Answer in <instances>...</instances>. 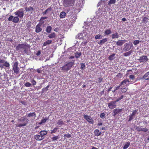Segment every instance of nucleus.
<instances>
[{
  "instance_id": "57",
  "label": "nucleus",
  "mask_w": 149,
  "mask_h": 149,
  "mask_svg": "<svg viewBox=\"0 0 149 149\" xmlns=\"http://www.w3.org/2000/svg\"><path fill=\"white\" fill-rule=\"evenodd\" d=\"M13 16H11L8 18V20L9 21H12L13 19Z\"/></svg>"
},
{
  "instance_id": "25",
  "label": "nucleus",
  "mask_w": 149,
  "mask_h": 149,
  "mask_svg": "<svg viewBox=\"0 0 149 149\" xmlns=\"http://www.w3.org/2000/svg\"><path fill=\"white\" fill-rule=\"evenodd\" d=\"M47 133V131L44 130L40 131L39 132V134L41 136H43L46 135Z\"/></svg>"
},
{
  "instance_id": "23",
  "label": "nucleus",
  "mask_w": 149,
  "mask_h": 149,
  "mask_svg": "<svg viewBox=\"0 0 149 149\" xmlns=\"http://www.w3.org/2000/svg\"><path fill=\"white\" fill-rule=\"evenodd\" d=\"M66 16V13L64 11H62L60 15V18H64Z\"/></svg>"
},
{
  "instance_id": "10",
  "label": "nucleus",
  "mask_w": 149,
  "mask_h": 149,
  "mask_svg": "<svg viewBox=\"0 0 149 149\" xmlns=\"http://www.w3.org/2000/svg\"><path fill=\"white\" fill-rule=\"evenodd\" d=\"M84 118L90 124H93L94 123V120L91 117L89 116L86 115H84Z\"/></svg>"
},
{
  "instance_id": "47",
  "label": "nucleus",
  "mask_w": 149,
  "mask_h": 149,
  "mask_svg": "<svg viewBox=\"0 0 149 149\" xmlns=\"http://www.w3.org/2000/svg\"><path fill=\"white\" fill-rule=\"evenodd\" d=\"M24 85L26 87H29L31 86V84L29 82H27Z\"/></svg>"
},
{
  "instance_id": "33",
  "label": "nucleus",
  "mask_w": 149,
  "mask_h": 149,
  "mask_svg": "<svg viewBox=\"0 0 149 149\" xmlns=\"http://www.w3.org/2000/svg\"><path fill=\"white\" fill-rule=\"evenodd\" d=\"M104 33L106 35H109L111 33V30L110 29H106L105 30Z\"/></svg>"
},
{
  "instance_id": "38",
  "label": "nucleus",
  "mask_w": 149,
  "mask_h": 149,
  "mask_svg": "<svg viewBox=\"0 0 149 149\" xmlns=\"http://www.w3.org/2000/svg\"><path fill=\"white\" fill-rule=\"evenodd\" d=\"M81 55V52H77L75 53V57L76 58H79Z\"/></svg>"
},
{
  "instance_id": "6",
  "label": "nucleus",
  "mask_w": 149,
  "mask_h": 149,
  "mask_svg": "<svg viewBox=\"0 0 149 149\" xmlns=\"http://www.w3.org/2000/svg\"><path fill=\"white\" fill-rule=\"evenodd\" d=\"M134 83V82H132V81H130L129 79H126L122 81L120 83V86L125 85L126 86H128L130 84H132Z\"/></svg>"
},
{
  "instance_id": "5",
  "label": "nucleus",
  "mask_w": 149,
  "mask_h": 149,
  "mask_svg": "<svg viewBox=\"0 0 149 149\" xmlns=\"http://www.w3.org/2000/svg\"><path fill=\"white\" fill-rule=\"evenodd\" d=\"M74 0H64L63 4L65 7H68L73 6L74 3Z\"/></svg>"
},
{
  "instance_id": "15",
  "label": "nucleus",
  "mask_w": 149,
  "mask_h": 149,
  "mask_svg": "<svg viewBox=\"0 0 149 149\" xmlns=\"http://www.w3.org/2000/svg\"><path fill=\"white\" fill-rule=\"evenodd\" d=\"M41 25L39 23L36 26L35 32L37 33H39L42 30V29L40 27Z\"/></svg>"
},
{
  "instance_id": "11",
  "label": "nucleus",
  "mask_w": 149,
  "mask_h": 149,
  "mask_svg": "<svg viewBox=\"0 0 149 149\" xmlns=\"http://www.w3.org/2000/svg\"><path fill=\"white\" fill-rule=\"evenodd\" d=\"M148 60V58L146 56H140L139 59V61L140 63L146 62Z\"/></svg>"
},
{
  "instance_id": "27",
  "label": "nucleus",
  "mask_w": 149,
  "mask_h": 149,
  "mask_svg": "<svg viewBox=\"0 0 149 149\" xmlns=\"http://www.w3.org/2000/svg\"><path fill=\"white\" fill-rule=\"evenodd\" d=\"M52 30V27L50 26H47L46 29V31L48 33H50Z\"/></svg>"
},
{
  "instance_id": "55",
  "label": "nucleus",
  "mask_w": 149,
  "mask_h": 149,
  "mask_svg": "<svg viewBox=\"0 0 149 149\" xmlns=\"http://www.w3.org/2000/svg\"><path fill=\"white\" fill-rule=\"evenodd\" d=\"M64 136L68 138H69L71 137V136L69 133L67 134L64 135Z\"/></svg>"
},
{
  "instance_id": "64",
  "label": "nucleus",
  "mask_w": 149,
  "mask_h": 149,
  "mask_svg": "<svg viewBox=\"0 0 149 149\" xmlns=\"http://www.w3.org/2000/svg\"><path fill=\"white\" fill-rule=\"evenodd\" d=\"M47 13V10H46L45 11H44L43 13H42V14H43V15H45V14H46V13Z\"/></svg>"
},
{
  "instance_id": "21",
  "label": "nucleus",
  "mask_w": 149,
  "mask_h": 149,
  "mask_svg": "<svg viewBox=\"0 0 149 149\" xmlns=\"http://www.w3.org/2000/svg\"><path fill=\"white\" fill-rule=\"evenodd\" d=\"M48 120V118L47 117H46L45 118H43L41 120L40 122L38 123V124L41 125L43 123H45L47 120Z\"/></svg>"
},
{
  "instance_id": "54",
  "label": "nucleus",
  "mask_w": 149,
  "mask_h": 149,
  "mask_svg": "<svg viewBox=\"0 0 149 149\" xmlns=\"http://www.w3.org/2000/svg\"><path fill=\"white\" fill-rule=\"evenodd\" d=\"M100 117L102 118H104L105 117V114L104 113H101L100 115Z\"/></svg>"
},
{
  "instance_id": "48",
  "label": "nucleus",
  "mask_w": 149,
  "mask_h": 149,
  "mask_svg": "<svg viewBox=\"0 0 149 149\" xmlns=\"http://www.w3.org/2000/svg\"><path fill=\"white\" fill-rule=\"evenodd\" d=\"M133 116H134L133 115H132L131 114L130 115V116H129V118L128 120V121H131L133 119Z\"/></svg>"
},
{
  "instance_id": "46",
  "label": "nucleus",
  "mask_w": 149,
  "mask_h": 149,
  "mask_svg": "<svg viewBox=\"0 0 149 149\" xmlns=\"http://www.w3.org/2000/svg\"><path fill=\"white\" fill-rule=\"evenodd\" d=\"M103 79V78L101 77H99V78H98L97 82L99 84L101 83Z\"/></svg>"
},
{
  "instance_id": "42",
  "label": "nucleus",
  "mask_w": 149,
  "mask_h": 149,
  "mask_svg": "<svg viewBox=\"0 0 149 149\" xmlns=\"http://www.w3.org/2000/svg\"><path fill=\"white\" fill-rule=\"evenodd\" d=\"M77 38L79 39H83L84 38V37L83 36L81 33H79L78 35Z\"/></svg>"
},
{
  "instance_id": "45",
  "label": "nucleus",
  "mask_w": 149,
  "mask_h": 149,
  "mask_svg": "<svg viewBox=\"0 0 149 149\" xmlns=\"http://www.w3.org/2000/svg\"><path fill=\"white\" fill-rule=\"evenodd\" d=\"M81 68L82 70H83L84 69L85 67V65L84 63H81Z\"/></svg>"
},
{
  "instance_id": "18",
  "label": "nucleus",
  "mask_w": 149,
  "mask_h": 149,
  "mask_svg": "<svg viewBox=\"0 0 149 149\" xmlns=\"http://www.w3.org/2000/svg\"><path fill=\"white\" fill-rule=\"evenodd\" d=\"M130 49V47L129 44L126 43L124 45V47L123 48V50L125 51H126L129 50Z\"/></svg>"
},
{
  "instance_id": "44",
  "label": "nucleus",
  "mask_w": 149,
  "mask_h": 149,
  "mask_svg": "<svg viewBox=\"0 0 149 149\" xmlns=\"http://www.w3.org/2000/svg\"><path fill=\"white\" fill-rule=\"evenodd\" d=\"M58 139H59L58 136H55L53 137L52 138V139L53 141H54L57 140Z\"/></svg>"
},
{
  "instance_id": "8",
  "label": "nucleus",
  "mask_w": 149,
  "mask_h": 149,
  "mask_svg": "<svg viewBox=\"0 0 149 149\" xmlns=\"http://www.w3.org/2000/svg\"><path fill=\"white\" fill-rule=\"evenodd\" d=\"M12 67L14 72L16 74L18 73L19 70L17 61L15 62L13 65H12Z\"/></svg>"
},
{
  "instance_id": "39",
  "label": "nucleus",
  "mask_w": 149,
  "mask_h": 149,
  "mask_svg": "<svg viewBox=\"0 0 149 149\" xmlns=\"http://www.w3.org/2000/svg\"><path fill=\"white\" fill-rule=\"evenodd\" d=\"M58 128L56 127H55L53 130H52L50 133L52 134L53 133H55L57 131Z\"/></svg>"
},
{
  "instance_id": "7",
  "label": "nucleus",
  "mask_w": 149,
  "mask_h": 149,
  "mask_svg": "<svg viewBox=\"0 0 149 149\" xmlns=\"http://www.w3.org/2000/svg\"><path fill=\"white\" fill-rule=\"evenodd\" d=\"M23 8H21L18 10L15 13V15H17L20 18H22L24 16V13L23 11Z\"/></svg>"
},
{
  "instance_id": "63",
  "label": "nucleus",
  "mask_w": 149,
  "mask_h": 149,
  "mask_svg": "<svg viewBox=\"0 0 149 149\" xmlns=\"http://www.w3.org/2000/svg\"><path fill=\"white\" fill-rule=\"evenodd\" d=\"M112 87H110L108 89L107 91L108 92H110L111 91V89H112Z\"/></svg>"
},
{
  "instance_id": "32",
  "label": "nucleus",
  "mask_w": 149,
  "mask_h": 149,
  "mask_svg": "<svg viewBox=\"0 0 149 149\" xmlns=\"http://www.w3.org/2000/svg\"><path fill=\"white\" fill-rule=\"evenodd\" d=\"M148 18L146 17H144L142 20V22L146 24L148 22Z\"/></svg>"
},
{
  "instance_id": "24",
  "label": "nucleus",
  "mask_w": 149,
  "mask_h": 149,
  "mask_svg": "<svg viewBox=\"0 0 149 149\" xmlns=\"http://www.w3.org/2000/svg\"><path fill=\"white\" fill-rule=\"evenodd\" d=\"M119 37V35L117 32L113 34L112 35L111 38L112 39L118 38Z\"/></svg>"
},
{
  "instance_id": "53",
  "label": "nucleus",
  "mask_w": 149,
  "mask_h": 149,
  "mask_svg": "<svg viewBox=\"0 0 149 149\" xmlns=\"http://www.w3.org/2000/svg\"><path fill=\"white\" fill-rule=\"evenodd\" d=\"M31 81L32 83V85H36V81L33 79H32Z\"/></svg>"
},
{
  "instance_id": "4",
  "label": "nucleus",
  "mask_w": 149,
  "mask_h": 149,
  "mask_svg": "<svg viewBox=\"0 0 149 149\" xmlns=\"http://www.w3.org/2000/svg\"><path fill=\"white\" fill-rule=\"evenodd\" d=\"M9 63L7 61H5L3 59H0V68L2 69L4 67L8 68L10 67Z\"/></svg>"
},
{
  "instance_id": "37",
  "label": "nucleus",
  "mask_w": 149,
  "mask_h": 149,
  "mask_svg": "<svg viewBox=\"0 0 149 149\" xmlns=\"http://www.w3.org/2000/svg\"><path fill=\"white\" fill-rule=\"evenodd\" d=\"M132 52L131 50L124 53V55L125 56H127L131 54Z\"/></svg>"
},
{
  "instance_id": "12",
  "label": "nucleus",
  "mask_w": 149,
  "mask_h": 149,
  "mask_svg": "<svg viewBox=\"0 0 149 149\" xmlns=\"http://www.w3.org/2000/svg\"><path fill=\"white\" fill-rule=\"evenodd\" d=\"M123 110L122 109H115L113 111V116H115L121 112Z\"/></svg>"
},
{
  "instance_id": "49",
  "label": "nucleus",
  "mask_w": 149,
  "mask_h": 149,
  "mask_svg": "<svg viewBox=\"0 0 149 149\" xmlns=\"http://www.w3.org/2000/svg\"><path fill=\"white\" fill-rule=\"evenodd\" d=\"M139 40H136L134 41L133 43L135 45H136L137 44H139Z\"/></svg>"
},
{
  "instance_id": "30",
  "label": "nucleus",
  "mask_w": 149,
  "mask_h": 149,
  "mask_svg": "<svg viewBox=\"0 0 149 149\" xmlns=\"http://www.w3.org/2000/svg\"><path fill=\"white\" fill-rule=\"evenodd\" d=\"M129 78L130 79V81H132V82H134L133 81L135 79V77L134 75L131 74L129 76ZM136 81H134V82Z\"/></svg>"
},
{
  "instance_id": "43",
  "label": "nucleus",
  "mask_w": 149,
  "mask_h": 149,
  "mask_svg": "<svg viewBox=\"0 0 149 149\" xmlns=\"http://www.w3.org/2000/svg\"><path fill=\"white\" fill-rule=\"evenodd\" d=\"M102 38V36L100 34H97L96 35L95 37V38L96 39H101Z\"/></svg>"
},
{
  "instance_id": "2",
  "label": "nucleus",
  "mask_w": 149,
  "mask_h": 149,
  "mask_svg": "<svg viewBox=\"0 0 149 149\" xmlns=\"http://www.w3.org/2000/svg\"><path fill=\"white\" fill-rule=\"evenodd\" d=\"M18 120L20 122H24L23 123L18 124L17 126L18 127H21L26 126L29 121V120L26 119L24 116L21 117L20 119H18Z\"/></svg>"
},
{
  "instance_id": "13",
  "label": "nucleus",
  "mask_w": 149,
  "mask_h": 149,
  "mask_svg": "<svg viewBox=\"0 0 149 149\" xmlns=\"http://www.w3.org/2000/svg\"><path fill=\"white\" fill-rule=\"evenodd\" d=\"M136 129L137 130V131L139 132L143 131L144 132H147L148 129L146 128H141V126H139L136 127Z\"/></svg>"
},
{
  "instance_id": "50",
  "label": "nucleus",
  "mask_w": 149,
  "mask_h": 149,
  "mask_svg": "<svg viewBox=\"0 0 149 149\" xmlns=\"http://www.w3.org/2000/svg\"><path fill=\"white\" fill-rule=\"evenodd\" d=\"M138 110H134L132 112V113L131 114L132 115L134 116L135 115L137 111Z\"/></svg>"
},
{
  "instance_id": "62",
  "label": "nucleus",
  "mask_w": 149,
  "mask_h": 149,
  "mask_svg": "<svg viewBox=\"0 0 149 149\" xmlns=\"http://www.w3.org/2000/svg\"><path fill=\"white\" fill-rule=\"evenodd\" d=\"M49 87V85L47 86L45 88V90L46 91H47L48 90Z\"/></svg>"
},
{
  "instance_id": "20",
  "label": "nucleus",
  "mask_w": 149,
  "mask_h": 149,
  "mask_svg": "<svg viewBox=\"0 0 149 149\" xmlns=\"http://www.w3.org/2000/svg\"><path fill=\"white\" fill-rule=\"evenodd\" d=\"M107 41V38H104L102 40H100L99 42H98V43L100 45H102L103 44L105 43Z\"/></svg>"
},
{
  "instance_id": "36",
  "label": "nucleus",
  "mask_w": 149,
  "mask_h": 149,
  "mask_svg": "<svg viewBox=\"0 0 149 149\" xmlns=\"http://www.w3.org/2000/svg\"><path fill=\"white\" fill-rule=\"evenodd\" d=\"M116 2V0H110L108 2V4L110 5L111 4H114Z\"/></svg>"
},
{
  "instance_id": "60",
  "label": "nucleus",
  "mask_w": 149,
  "mask_h": 149,
  "mask_svg": "<svg viewBox=\"0 0 149 149\" xmlns=\"http://www.w3.org/2000/svg\"><path fill=\"white\" fill-rule=\"evenodd\" d=\"M41 54V52L40 51H38V52L36 54L37 56H38L40 55Z\"/></svg>"
},
{
  "instance_id": "41",
  "label": "nucleus",
  "mask_w": 149,
  "mask_h": 149,
  "mask_svg": "<svg viewBox=\"0 0 149 149\" xmlns=\"http://www.w3.org/2000/svg\"><path fill=\"white\" fill-rule=\"evenodd\" d=\"M57 123L58 125H61L63 124V123L61 120L60 119L58 120Z\"/></svg>"
},
{
  "instance_id": "61",
  "label": "nucleus",
  "mask_w": 149,
  "mask_h": 149,
  "mask_svg": "<svg viewBox=\"0 0 149 149\" xmlns=\"http://www.w3.org/2000/svg\"><path fill=\"white\" fill-rule=\"evenodd\" d=\"M103 123L102 122H99L97 124V125L99 126L102 125Z\"/></svg>"
},
{
  "instance_id": "29",
  "label": "nucleus",
  "mask_w": 149,
  "mask_h": 149,
  "mask_svg": "<svg viewBox=\"0 0 149 149\" xmlns=\"http://www.w3.org/2000/svg\"><path fill=\"white\" fill-rule=\"evenodd\" d=\"M25 10L26 11L29 12V11L33 10H34V8L33 7L30 6L29 7L26 8H25Z\"/></svg>"
},
{
  "instance_id": "40",
  "label": "nucleus",
  "mask_w": 149,
  "mask_h": 149,
  "mask_svg": "<svg viewBox=\"0 0 149 149\" xmlns=\"http://www.w3.org/2000/svg\"><path fill=\"white\" fill-rule=\"evenodd\" d=\"M124 96L123 95H122L120 96V97L119 98H118V99H117L115 101L116 102H118L119 101H120V100H121L122 99Z\"/></svg>"
},
{
  "instance_id": "59",
  "label": "nucleus",
  "mask_w": 149,
  "mask_h": 149,
  "mask_svg": "<svg viewBox=\"0 0 149 149\" xmlns=\"http://www.w3.org/2000/svg\"><path fill=\"white\" fill-rule=\"evenodd\" d=\"M120 84L119 85V86H118L117 87H116L114 88V89L116 91L117 90H118V89H119L120 87Z\"/></svg>"
},
{
  "instance_id": "3",
  "label": "nucleus",
  "mask_w": 149,
  "mask_h": 149,
  "mask_svg": "<svg viewBox=\"0 0 149 149\" xmlns=\"http://www.w3.org/2000/svg\"><path fill=\"white\" fill-rule=\"evenodd\" d=\"M29 47L28 45H27L25 44H19L16 47V50H20L23 49H24V52H26V50Z\"/></svg>"
},
{
  "instance_id": "35",
  "label": "nucleus",
  "mask_w": 149,
  "mask_h": 149,
  "mask_svg": "<svg viewBox=\"0 0 149 149\" xmlns=\"http://www.w3.org/2000/svg\"><path fill=\"white\" fill-rule=\"evenodd\" d=\"M115 54H114L110 55L108 57V59L110 60H113L114 58V56Z\"/></svg>"
},
{
  "instance_id": "14",
  "label": "nucleus",
  "mask_w": 149,
  "mask_h": 149,
  "mask_svg": "<svg viewBox=\"0 0 149 149\" xmlns=\"http://www.w3.org/2000/svg\"><path fill=\"white\" fill-rule=\"evenodd\" d=\"M34 139L37 141H41L44 138L43 136L39 135H36L34 136Z\"/></svg>"
},
{
  "instance_id": "52",
  "label": "nucleus",
  "mask_w": 149,
  "mask_h": 149,
  "mask_svg": "<svg viewBox=\"0 0 149 149\" xmlns=\"http://www.w3.org/2000/svg\"><path fill=\"white\" fill-rule=\"evenodd\" d=\"M121 89V91L123 93H124L127 91L126 89L125 88H122Z\"/></svg>"
},
{
  "instance_id": "56",
  "label": "nucleus",
  "mask_w": 149,
  "mask_h": 149,
  "mask_svg": "<svg viewBox=\"0 0 149 149\" xmlns=\"http://www.w3.org/2000/svg\"><path fill=\"white\" fill-rule=\"evenodd\" d=\"M87 41L86 40L85 41L82 42L81 43V44L83 46H85L86 44L87 43Z\"/></svg>"
},
{
  "instance_id": "22",
  "label": "nucleus",
  "mask_w": 149,
  "mask_h": 149,
  "mask_svg": "<svg viewBox=\"0 0 149 149\" xmlns=\"http://www.w3.org/2000/svg\"><path fill=\"white\" fill-rule=\"evenodd\" d=\"M143 78L145 80H149V71L145 74L143 77Z\"/></svg>"
},
{
  "instance_id": "28",
  "label": "nucleus",
  "mask_w": 149,
  "mask_h": 149,
  "mask_svg": "<svg viewBox=\"0 0 149 149\" xmlns=\"http://www.w3.org/2000/svg\"><path fill=\"white\" fill-rule=\"evenodd\" d=\"M52 41L51 40H47L43 44L44 46H45L48 45H49L52 43Z\"/></svg>"
},
{
  "instance_id": "51",
  "label": "nucleus",
  "mask_w": 149,
  "mask_h": 149,
  "mask_svg": "<svg viewBox=\"0 0 149 149\" xmlns=\"http://www.w3.org/2000/svg\"><path fill=\"white\" fill-rule=\"evenodd\" d=\"M47 18V17H41L40 19L39 20L40 22H42L43 21V20L44 19H46Z\"/></svg>"
},
{
  "instance_id": "9",
  "label": "nucleus",
  "mask_w": 149,
  "mask_h": 149,
  "mask_svg": "<svg viewBox=\"0 0 149 149\" xmlns=\"http://www.w3.org/2000/svg\"><path fill=\"white\" fill-rule=\"evenodd\" d=\"M116 102L115 101H112L108 103V107L111 109H113L116 107Z\"/></svg>"
},
{
  "instance_id": "58",
  "label": "nucleus",
  "mask_w": 149,
  "mask_h": 149,
  "mask_svg": "<svg viewBox=\"0 0 149 149\" xmlns=\"http://www.w3.org/2000/svg\"><path fill=\"white\" fill-rule=\"evenodd\" d=\"M52 10V8L50 7L49 8H48L46 10L48 12V11H51Z\"/></svg>"
},
{
  "instance_id": "16",
  "label": "nucleus",
  "mask_w": 149,
  "mask_h": 149,
  "mask_svg": "<svg viewBox=\"0 0 149 149\" xmlns=\"http://www.w3.org/2000/svg\"><path fill=\"white\" fill-rule=\"evenodd\" d=\"M126 41V40H119L116 42V44L118 46H121L124 44Z\"/></svg>"
},
{
  "instance_id": "17",
  "label": "nucleus",
  "mask_w": 149,
  "mask_h": 149,
  "mask_svg": "<svg viewBox=\"0 0 149 149\" xmlns=\"http://www.w3.org/2000/svg\"><path fill=\"white\" fill-rule=\"evenodd\" d=\"M94 133L95 135L97 136L100 135L102 134V132L98 129L95 130Z\"/></svg>"
},
{
  "instance_id": "1",
  "label": "nucleus",
  "mask_w": 149,
  "mask_h": 149,
  "mask_svg": "<svg viewBox=\"0 0 149 149\" xmlns=\"http://www.w3.org/2000/svg\"><path fill=\"white\" fill-rule=\"evenodd\" d=\"M74 60H73L71 62H68L62 67H61V70L63 72H68L74 65Z\"/></svg>"
},
{
  "instance_id": "26",
  "label": "nucleus",
  "mask_w": 149,
  "mask_h": 149,
  "mask_svg": "<svg viewBox=\"0 0 149 149\" xmlns=\"http://www.w3.org/2000/svg\"><path fill=\"white\" fill-rule=\"evenodd\" d=\"M56 35L55 33L53 32L52 33L49 34L48 36V37L49 38H55L56 37Z\"/></svg>"
},
{
  "instance_id": "34",
  "label": "nucleus",
  "mask_w": 149,
  "mask_h": 149,
  "mask_svg": "<svg viewBox=\"0 0 149 149\" xmlns=\"http://www.w3.org/2000/svg\"><path fill=\"white\" fill-rule=\"evenodd\" d=\"M130 142H127L126 143L125 145L124 146L123 149H127L130 146Z\"/></svg>"
},
{
  "instance_id": "31",
  "label": "nucleus",
  "mask_w": 149,
  "mask_h": 149,
  "mask_svg": "<svg viewBox=\"0 0 149 149\" xmlns=\"http://www.w3.org/2000/svg\"><path fill=\"white\" fill-rule=\"evenodd\" d=\"M19 20V18L18 17H15L13 20V22L15 23H17Z\"/></svg>"
},
{
  "instance_id": "19",
  "label": "nucleus",
  "mask_w": 149,
  "mask_h": 149,
  "mask_svg": "<svg viewBox=\"0 0 149 149\" xmlns=\"http://www.w3.org/2000/svg\"><path fill=\"white\" fill-rule=\"evenodd\" d=\"M27 117L28 118L33 117L35 119L36 117V114L34 112H31L27 114Z\"/></svg>"
}]
</instances>
